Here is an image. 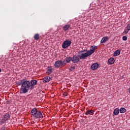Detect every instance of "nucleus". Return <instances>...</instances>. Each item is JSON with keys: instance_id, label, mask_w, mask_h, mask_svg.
I'll return each mask as SVG.
<instances>
[{"instance_id": "obj_1", "label": "nucleus", "mask_w": 130, "mask_h": 130, "mask_svg": "<svg viewBox=\"0 0 130 130\" xmlns=\"http://www.w3.org/2000/svg\"><path fill=\"white\" fill-rule=\"evenodd\" d=\"M18 86H21L20 88V94H26L28 93V90H31V86L30 85V81L25 80V79L21 80L17 83Z\"/></svg>"}, {"instance_id": "obj_2", "label": "nucleus", "mask_w": 130, "mask_h": 130, "mask_svg": "<svg viewBox=\"0 0 130 130\" xmlns=\"http://www.w3.org/2000/svg\"><path fill=\"white\" fill-rule=\"evenodd\" d=\"M97 48V46H92L90 50H88L86 53H81V55H79V57L80 58V59H85L86 57H88V56L91 55V54H93L94 53L95 50H96V49Z\"/></svg>"}, {"instance_id": "obj_3", "label": "nucleus", "mask_w": 130, "mask_h": 130, "mask_svg": "<svg viewBox=\"0 0 130 130\" xmlns=\"http://www.w3.org/2000/svg\"><path fill=\"white\" fill-rule=\"evenodd\" d=\"M11 117V115H10V112L7 113L5 115H3L2 118L0 121V124L2 125L5 123L7 120H10V118Z\"/></svg>"}, {"instance_id": "obj_4", "label": "nucleus", "mask_w": 130, "mask_h": 130, "mask_svg": "<svg viewBox=\"0 0 130 130\" xmlns=\"http://www.w3.org/2000/svg\"><path fill=\"white\" fill-rule=\"evenodd\" d=\"M71 44H72V41L66 40L63 42L62 47L65 49V48H68V47H69V46H71Z\"/></svg>"}, {"instance_id": "obj_5", "label": "nucleus", "mask_w": 130, "mask_h": 130, "mask_svg": "<svg viewBox=\"0 0 130 130\" xmlns=\"http://www.w3.org/2000/svg\"><path fill=\"white\" fill-rule=\"evenodd\" d=\"M46 70H47L46 74L47 75H48V76H49V75H51L53 72V71H54V67L52 66H48Z\"/></svg>"}, {"instance_id": "obj_6", "label": "nucleus", "mask_w": 130, "mask_h": 130, "mask_svg": "<svg viewBox=\"0 0 130 130\" xmlns=\"http://www.w3.org/2000/svg\"><path fill=\"white\" fill-rule=\"evenodd\" d=\"M30 83V89L32 90V89L34 88V86H36L37 85V83L38 82L36 80H32L29 82Z\"/></svg>"}, {"instance_id": "obj_7", "label": "nucleus", "mask_w": 130, "mask_h": 130, "mask_svg": "<svg viewBox=\"0 0 130 130\" xmlns=\"http://www.w3.org/2000/svg\"><path fill=\"white\" fill-rule=\"evenodd\" d=\"M63 64H67V61L59 60L55 62L54 66H63Z\"/></svg>"}, {"instance_id": "obj_8", "label": "nucleus", "mask_w": 130, "mask_h": 130, "mask_svg": "<svg viewBox=\"0 0 130 130\" xmlns=\"http://www.w3.org/2000/svg\"><path fill=\"white\" fill-rule=\"evenodd\" d=\"M34 117L36 119H38V118H43V115L42 114L41 111H38Z\"/></svg>"}, {"instance_id": "obj_9", "label": "nucleus", "mask_w": 130, "mask_h": 130, "mask_svg": "<svg viewBox=\"0 0 130 130\" xmlns=\"http://www.w3.org/2000/svg\"><path fill=\"white\" fill-rule=\"evenodd\" d=\"M71 58L72 61H73V62H74V63H76V62H79V61L80 60L79 58L76 55H74L73 57Z\"/></svg>"}, {"instance_id": "obj_10", "label": "nucleus", "mask_w": 130, "mask_h": 130, "mask_svg": "<svg viewBox=\"0 0 130 130\" xmlns=\"http://www.w3.org/2000/svg\"><path fill=\"white\" fill-rule=\"evenodd\" d=\"M38 112V110H37V108H34L31 111L30 113H31V115L32 116H34V117H35Z\"/></svg>"}, {"instance_id": "obj_11", "label": "nucleus", "mask_w": 130, "mask_h": 130, "mask_svg": "<svg viewBox=\"0 0 130 130\" xmlns=\"http://www.w3.org/2000/svg\"><path fill=\"white\" fill-rule=\"evenodd\" d=\"M51 80V78L49 76H46L43 79V82L44 83H49Z\"/></svg>"}, {"instance_id": "obj_12", "label": "nucleus", "mask_w": 130, "mask_h": 130, "mask_svg": "<svg viewBox=\"0 0 130 130\" xmlns=\"http://www.w3.org/2000/svg\"><path fill=\"white\" fill-rule=\"evenodd\" d=\"M70 29H71V25L70 24L65 25L63 27V30L64 31H68V30H70Z\"/></svg>"}, {"instance_id": "obj_13", "label": "nucleus", "mask_w": 130, "mask_h": 130, "mask_svg": "<svg viewBox=\"0 0 130 130\" xmlns=\"http://www.w3.org/2000/svg\"><path fill=\"white\" fill-rule=\"evenodd\" d=\"M120 54V50H116L113 54V56H118Z\"/></svg>"}, {"instance_id": "obj_14", "label": "nucleus", "mask_w": 130, "mask_h": 130, "mask_svg": "<svg viewBox=\"0 0 130 130\" xmlns=\"http://www.w3.org/2000/svg\"><path fill=\"white\" fill-rule=\"evenodd\" d=\"M113 113L114 115H118V114H119V109L115 108L114 110Z\"/></svg>"}, {"instance_id": "obj_15", "label": "nucleus", "mask_w": 130, "mask_h": 130, "mask_svg": "<svg viewBox=\"0 0 130 130\" xmlns=\"http://www.w3.org/2000/svg\"><path fill=\"white\" fill-rule=\"evenodd\" d=\"M108 41V38L107 37H105L103 38L102 40L101 41V43H105V42Z\"/></svg>"}, {"instance_id": "obj_16", "label": "nucleus", "mask_w": 130, "mask_h": 130, "mask_svg": "<svg viewBox=\"0 0 130 130\" xmlns=\"http://www.w3.org/2000/svg\"><path fill=\"white\" fill-rule=\"evenodd\" d=\"M114 63V58L111 57L108 60V64H112Z\"/></svg>"}, {"instance_id": "obj_17", "label": "nucleus", "mask_w": 130, "mask_h": 130, "mask_svg": "<svg viewBox=\"0 0 130 130\" xmlns=\"http://www.w3.org/2000/svg\"><path fill=\"white\" fill-rule=\"evenodd\" d=\"M119 112L120 113H124L125 112H126V109L124 108H121L119 109Z\"/></svg>"}, {"instance_id": "obj_18", "label": "nucleus", "mask_w": 130, "mask_h": 130, "mask_svg": "<svg viewBox=\"0 0 130 130\" xmlns=\"http://www.w3.org/2000/svg\"><path fill=\"white\" fill-rule=\"evenodd\" d=\"M93 113L94 111H93L92 110H89L85 113V114H86V115H88V114H93Z\"/></svg>"}, {"instance_id": "obj_19", "label": "nucleus", "mask_w": 130, "mask_h": 130, "mask_svg": "<svg viewBox=\"0 0 130 130\" xmlns=\"http://www.w3.org/2000/svg\"><path fill=\"white\" fill-rule=\"evenodd\" d=\"M71 60H72V57H67L66 58L65 60H64V61H66V63H67V62H70Z\"/></svg>"}, {"instance_id": "obj_20", "label": "nucleus", "mask_w": 130, "mask_h": 130, "mask_svg": "<svg viewBox=\"0 0 130 130\" xmlns=\"http://www.w3.org/2000/svg\"><path fill=\"white\" fill-rule=\"evenodd\" d=\"M34 38L35 40H38L39 39V34H37L34 35Z\"/></svg>"}, {"instance_id": "obj_21", "label": "nucleus", "mask_w": 130, "mask_h": 130, "mask_svg": "<svg viewBox=\"0 0 130 130\" xmlns=\"http://www.w3.org/2000/svg\"><path fill=\"white\" fill-rule=\"evenodd\" d=\"M75 69H76L75 66H71L70 68H69V70L70 72H72V71H74V70H75Z\"/></svg>"}, {"instance_id": "obj_22", "label": "nucleus", "mask_w": 130, "mask_h": 130, "mask_svg": "<svg viewBox=\"0 0 130 130\" xmlns=\"http://www.w3.org/2000/svg\"><path fill=\"white\" fill-rule=\"evenodd\" d=\"M91 70H96L97 69H98V66H91Z\"/></svg>"}, {"instance_id": "obj_23", "label": "nucleus", "mask_w": 130, "mask_h": 130, "mask_svg": "<svg viewBox=\"0 0 130 130\" xmlns=\"http://www.w3.org/2000/svg\"><path fill=\"white\" fill-rule=\"evenodd\" d=\"M122 39L124 41H126V40H127V37L126 36H123Z\"/></svg>"}, {"instance_id": "obj_24", "label": "nucleus", "mask_w": 130, "mask_h": 130, "mask_svg": "<svg viewBox=\"0 0 130 130\" xmlns=\"http://www.w3.org/2000/svg\"><path fill=\"white\" fill-rule=\"evenodd\" d=\"M126 29H128V30H130V23L127 25Z\"/></svg>"}, {"instance_id": "obj_25", "label": "nucleus", "mask_w": 130, "mask_h": 130, "mask_svg": "<svg viewBox=\"0 0 130 130\" xmlns=\"http://www.w3.org/2000/svg\"><path fill=\"white\" fill-rule=\"evenodd\" d=\"M130 29H128V28H127V29L125 30V33L126 34H127V33H128V31H129Z\"/></svg>"}, {"instance_id": "obj_26", "label": "nucleus", "mask_w": 130, "mask_h": 130, "mask_svg": "<svg viewBox=\"0 0 130 130\" xmlns=\"http://www.w3.org/2000/svg\"><path fill=\"white\" fill-rule=\"evenodd\" d=\"M63 96H68V93L67 92H64L63 93Z\"/></svg>"}, {"instance_id": "obj_27", "label": "nucleus", "mask_w": 130, "mask_h": 130, "mask_svg": "<svg viewBox=\"0 0 130 130\" xmlns=\"http://www.w3.org/2000/svg\"><path fill=\"white\" fill-rule=\"evenodd\" d=\"M98 66V63H93L92 64H91V66Z\"/></svg>"}, {"instance_id": "obj_28", "label": "nucleus", "mask_w": 130, "mask_h": 130, "mask_svg": "<svg viewBox=\"0 0 130 130\" xmlns=\"http://www.w3.org/2000/svg\"><path fill=\"white\" fill-rule=\"evenodd\" d=\"M128 92L130 93V87L128 89Z\"/></svg>"}, {"instance_id": "obj_29", "label": "nucleus", "mask_w": 130, "mask_h": 130, "mask_svg": "<svg viewBox=\"0 0 130 130\" xmlns=\"http://www.w3.org/2000/svg\"><path fill=\"white\" fill-rule=\"evenodd\" d=\"M80 52H84V51H81Z\"/></svg>"}, {"instance_id": "obj_30", "label": "nucleus", "mask_w": 130, "mask_h": 130, "mask_svg": "<svg viewBox=\"0 0 130 130\" xmlns=\"http://www.w3.org/2000/svg\"><path fill=\"white\" fill-rule=\"evenodd\" d=\"M1 72H2V69H0V73H1Z\"/></svg>"}, {"instance_id": "obj_31", "label": "nucleus", "mask_w": 130, "mask_h": 130, "mask_svg": "<svg viewBox=\"0 0 130 130\" xmlns=\"http://www.w3.org/2000/svg\"><path fill=\"white\" fill-rule=\"evenodd\" d=\"M58 68H59V66H57Z\"/></svg>"}, {"instance_id": "obj_32", "label": "nucleus", "mask_w": 130, "mask_h": 130, "mask_svg": "<svg viewBox=\"0 0 130 130\" xmlns=\"http://www.w3.org/2000/svg\"><path fill=\"white\" fill-rule=\"evenodd\" d=\"M0 64H3V63H0Z\"/></svg>"}]
</instances>
